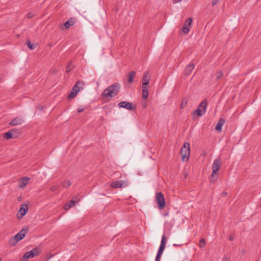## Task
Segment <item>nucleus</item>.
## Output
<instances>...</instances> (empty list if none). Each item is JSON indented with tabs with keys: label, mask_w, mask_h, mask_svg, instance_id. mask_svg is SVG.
<instances>
[{
	"label": "nucleus",
	"mask_w": 261,
	"mask_h": 261,
	"mask_svg": "<svg viewBox=\"0 0 261 261\" xmlns=\"http://www.w3.org/2000/svg\"><path fill=\"white\" fill-rule=\"evenodd\" d=\"M60 186L59 185H53L50 188V190L53 192L58 191L60 189Z\"/></svg>",
	"instance_id": "nucleus-25"
},
{
	"label": "nucleus",
	"mask_w": 261,
	"mask_h": 261,
	"mask_svg": "<svg viewBox=\"0 0 261 261\" xmlns=\"http://www.w3.org/2000/svg\"><path fill=\"white\" fill-rule=\"evenodd\" d=\"M162 256V254L157 253V255L155 257V261H160L161 257Z\"/></svg>",
	"instance_id": "nucleus-34"
},
{
	"label": "nucleus",
	"mask_w": 261,
	"mask_h": 261,
	"mask_svg": "<svg viewBox=\"0 0 261 261\" xmlns=\"http://www.w3.org/2000/svg\"><path fill=\"white\" fill-rule=\"evenodd\" d=\"M27 45L29 48L31 49H34L37 46L36 44H32L29 41L27 42Z\"/></svg>",
	"instance_id": "nucleus-26"
},
{
	"label": "nucleus",
	"mask_w": 261,
	"mask_h": 261,
	"mask_svg": "<svg viewBox=\"0 0 261 261\" xmlns=\"http://www.w3.org/2000/svg\"><path fill=\"white\" fill-rule=\"evenodd\" d=\"M28 231V229H22L17 234H16L13 238L14 240L18 242L23 239L25 236V233Z\"/></svg>",
	"instance_id": "nucleus-10"
},
{
	"label": "nucleus",
	"mask_w": 261,
	"mask_h": 261,
	"mask_svg": "<svg viewBox=\"0 0 261 261\" xmlns=\"http://www.w3.org/2000/svg\"><path fill=\"white\" fill-rule=\"evenodd\" d=\"M28 207L27 204L22 205L20 207L18 212L17 213V216L18 219H21L28 212Z\"/></svg>",
	"instance_id": "nucleus-7"
},
{
	"label": "nucleus",
	"mask_w": 261,
	"mask_h": 261,
	"mask_svg": "<svg viewBox=\"0 0 261 261\" xmlns=\"http://www.w3.org/2000/svg\"><path fill=\"white\" fill-rule=\"evenodd\" d=\"M155 201L160 210H163L166 205L164 196L162 192H158L155 194Z\"/></svg>",
	"instance_id": "nucleus-4"
},
{
	"label": "nucleus",
	"mask_w": 261,
	"mask_h": 261,
	"mask_svg": "<svg viewBox=\"0 0 261 261\" xmlns=\"http://www.w3.org/2000/svg\"><path fill=\"white\" fill-rule=\"evenodd\" d=\"M222 194H223V195H226V193L223 192V193H222Z\"/></svg>",
	"instance_id": "nucleus-41"
},
{
	"label": "nucleus",
	"mask_w": 261,
	"mask_h": 261,
	"mask_svg": "<svg viewBox=\"0 0 261 261\" xmlns=\"http://www.w3.org/2000/svg\"><path fill=\"white\" fill-rule=\"evenodd\" d=\"M84 83L83 81H77L72 89L71 93L68 95V99L74 98L81 89H83Z\"/></svg>",
	"instance_id": "nucleus-3"
},
{
	"label": "nucleus",
	"mask_w": 261,
	"mask_h": 261,
	"mask_svg": "<svg viewBox=\"0 0 261 261\" xmlns=\"http://www.w3.org/2000/svg\"><path fill=\"white\" fill-rule=\"evenodd\" d=\"M17 129L16 128H13L10 130H9L8 132L5 133L4 134V138L6 140H9L11 138H18V135L17 134H13V133L16 132Z\"/></svg>",
	"instance_id": "nucleus-8"
},
{
	"label": "nucleus",
	"mask_w": 261,
	"mask_h": 261,
	"mask_svg": "<svg viewBox=\"0 0 261 261\" xmlns=\"http://www.w3.org/2000/svg\"><path fill=\"white\" fill-rule=\"evenodd\" d=\"M194 68V64L193 63H191L188 65L185 70V73L187 75H189L191 74V72L193 70Z\"/></svg>",
	"instance_id": "nucleus-19"
},
{
	"label": "nucleus",
	"mask_w": 261,
	"mask_h": 261,
	"mask_svg": "<svg viewBox=\"0 0 261 261\" xmlns=\"http://www.w3.org/2000/svg\"><path fill=\"white\" fill-rule=\"evenodd\" d=\"M75 22V19L74 18L71 17L69 18L67 21H66L64 23V27H65V29L62 28L63 30L64 29H68L70 27L74 25V24Z\"/></svg>",
	"instance_id": "nucleus-16"
},
{
	"label": "nucleus",
	"mask_w": 261,
	"mask_h": 261,
	"mask_svg": "<svg viewBox=\"0 0 261 261\" xmlns=\"http://www.w3.org/2000/svg\"><path fill=\"white\" fill-rule=\"evenodd\" d=\"M38 253L39 252L37 249H33L31 251H28L24 253L23 258L21 259V261H27L29 258H32L37 255Z\"/></svg>",
	"instance_id": "nucleus-6"
},
{
	"label": "nucleus",
	"mask_w": 261,
	"mask_h": 261,
	"mask_svg": "<svg viewBox=\"0 0 261 261\" xmlns=\"http://www.w3.org/2000/svg\"><path fill=\"white\" fill-rule=\"evenodd\" d=\"M34 17V15L33 14H32L31 13H29L28 14V17L29 18H32Z\"/></svg>",
	"instance_id": "nucleus-37"
},
{
	"label": "nucleus",
	"mask_w": 261,
	"mask_h": 261,
	"mask_svg": "<svg viewBox=\"0 0 261 261\" xmlns=\"http://www.w3.org/2000/svg\"><path fill=\"white\" fill-rule=\"evenodd\" d=\"M166 242H167V238L165 236L163 235L162 238V240H161L160 245H163V246H165Z\"/></svg>",
	"instance_id": "nucleus-27"
},
{
	"label": "nucleus",
	"mask_w": 261,
	"mask_h": 261,
	"mask_svg": "<svg viewBox=\"0 0 261 261\" xmlns=\"http://www.w3.org/2000/svg\"><path fill=\"white\" fill-rule=\"evenodd\" d=\"M85 110V108H79L77 109V111L79 113L83 112Z\"/></svg>",
	"instance_id": "nucleus-35"
},
{
	"label": "nucleus",
	"mask_w": 261,
	"mask_h": 261,
	"mask_svg": "<svg viewBox=\"0 0 261 261\" xmlns=\"http://www.w3.org/2000/svg\"><path fill=\"white\" fill-rule=\"evenodd\" d=\"M142 98L147 99L148 96V85H142Z\"/></svg>",
	"instance_id": "nucleus-17"
},
{
	"label": "nucleus",
	"mask_w": 261,
	"mask_h": 261,
	"mask_svg": "<svg viewBox=\"0 0 261 261\" xmlns=\"http://www.w3.org/2000/svg\"><path fill=\"white\" fill-rule=\"evenodd\" d=\"M222 1V0H212V5L213 6H215V5H217L219 2H220Z\"/></svg>",
	"instance_id": "nucleus-33"
},
{
	"label": "nucleus",
	"mask_w": 261,
	"mask_h": 261,
	"mask_svg": "<svg viewBox=\"0 0 261 261\" xmlns=\"http://www.w3.org/2000/svg\"><path fill=\"white\" fill-rule=\"evenodd\" d=\"M23 122V119L20 117H17L13 119L10 122L9 125L11 126H15L20 125Z\"/></svg>",
	"instance_id": "nucleus-13"
},
{
	"label": "nucleus",
	"mask_w": 261,
	"mask_h": 261,
	"mask_svg": "<svg viewBox=\"0 0 261 261\" xmlns=\"http://www.w3.org/2000/svg\"><path fill=\"white\" fill-rule=\"evenodd\" d=\"M121 85L118 83H115L109 86L102 92V96L112 98L116 96L119 92Z\"/></svg>",
	"instance_id": "nucleus-1"
},
{
	"label": "nucleus",
	"mask_w": 261,
	"mask_h": 261,
	"mask_svg": "<svg viewBox=\"0 0 261 261\" xmlns=\"http://www.w3.org/2000/svg\"><path fill=\"white\" fill-rule=\"evenodd\" d=\"M111 187L115 189L121 188L127 186V184L124 181H116L111 184Z\"/></svg>",
	"instance_id": "nucleus-12"
},
{
	"label": "nucleus",
	"mask_w": 261,
	"mask_h": 261,
	"mask_svg": "<svg viewBox=\"0 0 261 261\" xmlns=\"http://www.w3.org/2000/svg\"><path fill=\"white\" fill-rule=\"evenodd\" d=\"M150 76L149 71H146L144 72L142 77V85H148L149 83Z\"/></svg>",
	"instance_id": "nucleus-14"
},
{
	"label": "nucleus",
	"mask_w": 261,
	"mask_h": 261,
	"mask_svg": "<svg viewBox=\"0 0 261 261\" xmlns=\"http://www.w3.org/2000/svg\"><path fill=\"white\" fill-rule=\"evenodd\" d=\"M205 241L204 239H201L199 241V246L200 248H203L205 245Z\"/></svg>",
	"instance_id": "nucleus-28"
},
{
	"label": "nucleus",
	"mask_w": 261,
	"mask_h": 261,
	"mask_svg": "<svg viewBox=\"0 0 261 261\" xmlns=\"http://www.w3.org/2000/svg\"><path fill=\"white\" fill-rule=\"evenodd\" d=\"M215 180L213 179H210V182H215Z\"/></svg>",
	"instance_id": "nucleus-40"
},
{
	"label": "nucleus",
	"mask_w": 261,
	"mask_h": 261,
	"mask_svg": "<svg viewBox=\"0 0 261 261\" xmlns=\"http://www.w3.org/2000/svg\"><path fill=\"white\" fill-rule=\"evenodd\" d=\"M165 248V246L160 245V246L159 247V250H158V253L162 255V253H163Z\"/></svg>",
	"instance_id": "nucleus-30"
},
{
	"label": "nucleus",
	"mask_w": 261,
	"mask_h": 261,
	"mask_svg": "<svg viewBox=\"0 0 261 261\" xmlns=\"http://www.w3.org/2000/svg\"><path fill=\"white\" fill-rule=\"evenodd\" d=\"M233 239H234V238H233V236H230L229 237V241H233Z\"/></svg>",
	"instance_id": "nucleus-38"
},
{
	"label": "nucleus",
	"mask_w": 261,
	"mask_h": 261,
	"mask_svg": "<svg viewBox=\"0 0 261 261\" xmlns=\"http://www.w3.org/2000/svg\"><path fill=\"white\" fill-rule=\"evenodd\" d=\"M30 180V178L24 177L19 181V187L21 189L24 188Z\"/></svg>",
	"instance_id": "nucleus-15"
},
{
	"label": "nucleus",
	"mask_w": 261,
	"mask_h": 261,
	"mask_svg": "<svg viewBox=\"0 0 261 261\" xmlns=\"http://www.w3.org/2000/svg\"><path fill=\"white\" fill-rule=\"evenodd\" d=\"M190 31V29L186 27V26H183L182 27V31L185 34H188Z\"/></svg>",
	"instance_id": "nucleus-31"
},
{
	"label": "nucleus",
	"mask_w": 261,
	"mask_h": 261,
	"mask_svg": "<svg viewBox=\"0 0 261 261\" xmlns=\"http://www.w3.org/2000/svg\"><path fill=\"white\" fill-rule=\"evenodd\" d=\"M225 122V120L223 118H221L218 122L217 124L215 126V130L221 132L222 130V127Z\"/></svg>",
	"instance_id": "nucleus-18"
},
{
	"label": "nucleus",
	"mask_w": 261,
	"mask_h": 261,
	"mask_svg": "<svg viewBox=\"0 0 261 261\" xmlns=\"http://www.w3.org/2000/svg\"><path fill=\"white\" fill-rule=\"evenodd\" d=\"M192 22V19L191 18H188L185 21L184 26H186L189 29H190L191 27Z\"/></svg>",
	"instance_id": "nucleus-22"
},
{
	"label": "nucleus",
	"mask_w": 261,
	"mask_h": 261,
	"mask_svg": "<svg viewBox=\"0 0 261 261\" xmlns=\"http://www.w3.org/2000/svg\"><path fill=\"white\" fill-rule=\"evenodd\" d=\"M75 203H76V202L74 200H73V199L69 200L64 206V209L65 210H69L70 208L74 206V205L75 204Z\"/></svg>",
	"instance_id": "nucleus-20"
},
{
	"label": "nucleus",
	"mask_w": 261,
	"mask_h": 261,
	"mask_svg": "<svg viewBox=\"0 0 261 261\" xmlns=\"http://www.w3.org/2000/svg\"><path fill=\"white\" fill-rule=\"evenodd\" d=\"M221 166V160L219 158L216 159L212 165V170H213V173H217L219 170Z\"/></svg>",
	"instance_id": "nucleus-11"
},
{
	"label": "nucleus",
	"mask_w": 261,
	"mask_h": 261,
	"mask_svg": "<svg viewBox=\"0 0 261 261\" xmlns=\"http://www.w3.org/2000/svg\"><path fill=\"white\" fill-rule=\"evenodd\" d=\"M216 174H217V173H213V171L212 173L211 174L212 177H214L215 176V175H216Z\"/></svg>",
	"instance_id": "nucleus-39"
},
{
	"label": "nucleus",
	"mask_w": 261,
	"mask_h": 261,
	"mask_svg": "<svg viewBox=\"0 0 261 261\" xmlns=\"http://www.w3.org/2000/svg\"><path fill=\"white\" fill-rule=\"evenodd\" d=\"M71 186V182L69 180H65L63 181L62 184V186L63 188H67Z\"/></svg>",
	"instance_id": "nucleus-23"
},
{
	"label": "nucleus",
	"mask_w": 261,
	"mask_h": 261,
	"mask_svg": "<svg viewBox=\"0 0 261 261\" xmlns=\"http://www.w3.org/2000/svg\"><path fill=\"white\" fill-rule=\"evenodd\" d=\"M118 106L120 108H125L128 110H133L135 109L133 104L132 102L128 101H121L118 103Z\"/></svg>",
	"instance_id": "nucleus-9"
},
{
	"label": "nucleus",
	"mask_w": 261,
	"mask_h": 261,
	"mask_svg": "<svg viewBox=\"0 0 261 261\" xmlns=\"http://www.w3.org/2000/svg\"><path fill=\"white\" fill-rule=\"evenodd\" d=\"M216 75H217V76H216L217 80H219V79H220V78H221L222 77V76L223 75V73L221 71H219L217 72Z\"/></svg>",
	"instance_id": "nucleus-29"
},
{
	"label": "nucleus",
	"mask_w": 261,
	"mask_h": 261,
	"mask_svg": "<svg viewBox=\"0 0 261 261\" xmlns=\"http://www.w3.org/2000/svg\"><path fill=\"white\" fill-rule=\"evenodd\" d=\"M181 160L185 161L189 160L190 155V145L189 142H185L180 149Z\"/></svg>",
	"instance_id": "nucleus-2"
},
{
	"label": "nucleus",
	"mask_w": 261,
	"mask_h": 261,
	"mask_svg": "<svg viewBox=\"0 0 261 261\" xmlns=\"http://www.w3.org/2000/svg\"><path fill=\"white\" fill-rule=\"evenodd\" d=\"M187 104V100H182L181 104H180V109H183Z\"/></svg>",
	"instance_id": "nucleus-32"
},
{
	"label": "nucleus",
	"mask_w": 261,
	"mask_h": 261,
	"mask_svg": "<svg viewBox=\"0 0 261 261\" xmlns=\"http://www.w3.org/2000/svg\"><path fill=\"white\" fill-rule=\"evenodd\" d=\"M136 75V72L134 71H132L128 74V80L127 81L129 83H132L134 81V78Z\"/></svg>",
	"instance_id": "nucleus-21"
},
{
	"label": "nucleus",
	"mask_w": 261,
	"mask_h": 261,
	"mask_svg": "<svg viewBox=\"0 0 261 261\" xmlns=\"http://www.w3.org/2000/svg\"><path fill=\"white\" fill-rule=\"evenodd\" d=\"M0 261H1V259L0 258Z\"/></svg>",
	"instance_id": "nucleus-42"
},
{
	"label": "nucleus",
	"mask_w": 261,
	"mask_h": 261,
	"mask_svg": "<svg viewBox=\"0 0 261 261\" xmlns=\"http://www.w3.org/2000/svg\"><path fill=\"white\" fill-rule=\"evenodd\" d=\"M20 134H21V132L18 129H17L16 132L13 133V134H17L18 137L20 135Z\"/></svg>",
	"instance_id": "nucleus-36"
},
{
	"label": "nucleus",
	"mask_w": 261,
	"mask_h": 261,
	"mask_svg": "<svg viewBox=\"0 0 261 261\" xmlns=\"http://www.w3.org/2000/svg\"><path fill=\"white\" fill-rule=\"evenodd\" d=\"M206 107L207 102L205 99L200 103L198 108L195 110L194 114L198 116H202L205 113Z\"/></svg>",
	"instance_id": "nucleus-5"
},
{
	"label": "nucleus",
	"mask_w": 261,
	"mask_h": 261,
	"mask_svg": "<svg viewBox=\"0 0 261 261\" xmlns=\"http://www.w3.org/2000/svg\"><path fill=\"white\" fill-rule=\"evenodd\" d=\"M73 68V66L72 64V62H69L66 68V72H69Z\"/></svg>",
	"instance_id": "nucleus-24"
}]
</instances>
